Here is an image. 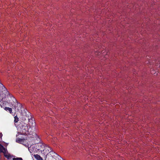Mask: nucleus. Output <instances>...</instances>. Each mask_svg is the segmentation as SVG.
Here are the masks:
<instances>
[{
	"label": "nucleus",
	"mask_w": 160,
	"mask_h": 160,
	"mask_svg": "<svg viewBox=\"0 0 160 160\" xmlns=\"http://www.w3.org/2000/svg\"><path fill=\"white\" fill-rule=\"evenodd\" d=\"M22 122L25 124H27V123L29 122L28 124L30 128H32V131H35L36 130L35 122L33 121L32 119L30 116L29 117L27 115H23L22 118Z\"/></svg>",
	"instance_id": "2"
},
{
	"label": "nucleus",
	"mask_w": 160,
	"mask_h": 160,
	"mask_svg": "<svg viewBox=\"0 0 160 160\" xmlns=\"http://www.w3.org/2000/svg\"><path fill=\"white\" fill-rule=\"evenodd\" d=\"M0 84L1 85H2V84H1V83H0Z\"/></svg>",
	"instance_id": "17"
},
{
	"label": "nucleus",
	"mask_w": 160,
	"mask_h": 160,
	"mask_svg": "<svg viewBox=\"0 0 160 160\" xmlns=\"http://www.w3.org/2000/svg\"><path fill=\"white\" fill-rule=\"evenodd\" d=\"M12 160H23L21 158H13Z\"/></svg>",
	"instance_id": "13"
},
{
	"label": "nucleus",
	"mask_w": 160,
	"mask_h": 160,
	"mask_svg": "<svg viewBox=\"0 0 160 160\" xmlns=\"http://www.w3.org/2000/svg\"><path fill=\"white\" fill-rule=\"evenodd\" d=\"M24 139H22L20 138H18L16 139V141L18 143H22L24 142Z\"/></svg>",
	"instance_id": "10"
},
{
	"label": "nucleus",
	"mask_w": 160,
	"mask_h": 160,
	"mask_svg": "<svg viewBox=\"0 0 160 160\" xmlns=\"http://www.w3.org/2000/svg\"><path fill=\"white\" fill-rule=\"evenodd\" d=\"M3 87L4 88V92L5 94V97L6 98V101L11 100V101L12 102V105H13L14 103H15L16 102L17 100L16 99L11 95H10L9 92L7 90L6 88L3 86ZM3 89V88H2Z\"/></svg>",
	"instance_id": "3"
},
{
	"label": "nucleus",
	"mask_w": 160,
	"mask_h": 160,
	"mask_svg": "<svg viewBox=\"0 0 160 160\" xmlns=\"http://www.w3.org/2000/svg\"><path fill=\"white\" fill-rule=\"evenodd\" d=\"M34 157L37 160H42V158L41 157V156L38 154H36L34 155Z\"/></svg>",
	"instance_id": "9"
},
{
	"label": "nucleus",
	"mask_w": 160,
	"mask_h": 160,
	"mask_svg": "<svg viewBox=\"0 0 160 160\" xmlns=\"http://www.w3.org/2000/svg\"><path fill=\"white\" fill-rule=\"evenodd\" d=\"M52 150H51L49 152V153L51 155L52 157L53 158H54V157H57V156L58 155L56 153H55L54 152L52 151Z\"/></svg>",
	"instance_id": "8"
},
{
	"label": "nucleus",
	"mask_w": 160,
	"mask_h": 160,
	"mask_svg": "<svg viewBox=\"0 0 160 160\" xmlns=\"http://www.w3.org/2000/svg\"><path fill=\"white\" fill-rule=\"evenodd\" d=\"M51 150H52L51 148L49 147L48 145H45V148H44L42 152L43 153H44L45 155L46 154L47 155L48 152H50V151H51Z\"/></svg>",
	"instance_id": "6"
},
{
	"label": "nucleus",
	"mask_w": 160,
	"mask_h": 160,
	"mask_svg": "<svg viewBox=\"0 0 160 160\" xmlns=\"http://www.w3.org/2000/svg\"><path fill=\"white\" fill-rule=\"evenodd\" d=\"M19 128L20 130H19L22 134H27V133H28V134H32V135L33 136H34L36 138L38 137V138L40 139L37 134L34 132L35 131H31L32 130V128H30L29 124H24L23 125H22L21 127H20ZM18 129H19V128Z\"/></svg>",
	"instance_id": "1"
},
{
	"label": "nucleus",
	"mask_w": 160,
	"mask_h": 160,
	"mask_svg": "<svg viewBox=\"0 0 160 160\" xmlns=\"http://www.w3.org/2000/svg\"><path fill=\"white\" fill-rule=\"evenodd\" d=\"M2 133H0V137H1V138H2Z\"/></svg>",
	"instance_id": "15"
},
{
	"label": "nucleus",
	"mask_w": 160,
	"mask_h": 160,
	"mask_svg": "<svg viewBox=\"0 0 160 160\" xmlns=\"http://www.w3.org/2000/svg\"><path fill=\"white\" fill-rule=\"evenodd\" d=\"M8 103L9 104H12V102L11 101V100H8L7 101H2L0 104V106L2 108H3Z\"/></svg>",
	"instance_id": "5"
},
{
	"label": "nucleus",
	"mask_w": 160,
	"mask_h": 160,
	"mask_svg": "<svg viewBox=\"0 0 160 160\" xmlns=\"http://www.w3.org/2000/svg\"><path fill=\"white\" fill-rule=\"evenodd\" d=\"M46 144L41 142L37 143L36 146V149L38 150H40L41 152H42L43 150L45 148Z\"/></svg>",
	"instance_id": "4"
},
{
	"label": "nucleus",
	"mask_w": 160,
	"mask_h": 160,
	"mask_svg": "<svg viewBox=\"0 0 160 160\" xmlns=\"http://www.w3.org/2000/svg\"><path fill=\"white\" fill-rule=\"evenodd\" d=\"M0 152L5 153L6 152L5 148L0 144Z\"/></svg>",
	"instance_id": "7"
},
{
	"label": "nucleus",
	"mask_w": 160,
	"mask_h": 160,
	"mask_svg": "<svg viewBox=\"0 0 160 160\" xmlns=\"http://www.w3.org/2000/svg\"><path fill=\"white\" fill-rule=\"evenodd\" d=\"M5 157L8 159L9 158V157H10L9 156H7V155L5 156Z\"/></svg>",
	"instance_id": "14"
},
{
	"label": "nucleus",
	"mask_w": 160,
	"mask_h": 160,
	"mask_svg": "<svg viewBox=\"0 0 160 160\" xmlns=\"http://www.w3.org/2000/svg\"><path fill=\"white\" fill-rule=\"evenodd\" d=\"M4 110L6 111H8L10 113H12V108L9 107H5L4 108Z\"/></svg>",
	"instance_id": "11"
},
{
	"label": "nucleus",
	"mask_w": 160,
	"mask_h": 160,
	"mask_svg": "<svg viewBox=\"0 0 160 160\" xmlns=\"http://www.w3.org/2000/svg\"><path fill=\"white\" fill-rule=\"evenodd\" d=\"M14 108L15 109V108H16V106H14Z\"/></svg>",
	"instance_id": "16"
},
{
	"label": "nucleus",
	"mask_w": 160,
	"mask_h": 160,
	"mask_svg": "<svg viewBox=\"0 0 160 160\" xmlns=\"http://www.w3.org/2000/svg\"><path fill=\"white\" fill-rule=\"evenodd\" d=\"M14 122L15 123H16L18 122L19 121V118L16 115L14 117Z\"/></svg>",
	"instance_id": "12"
}]
</instances>
